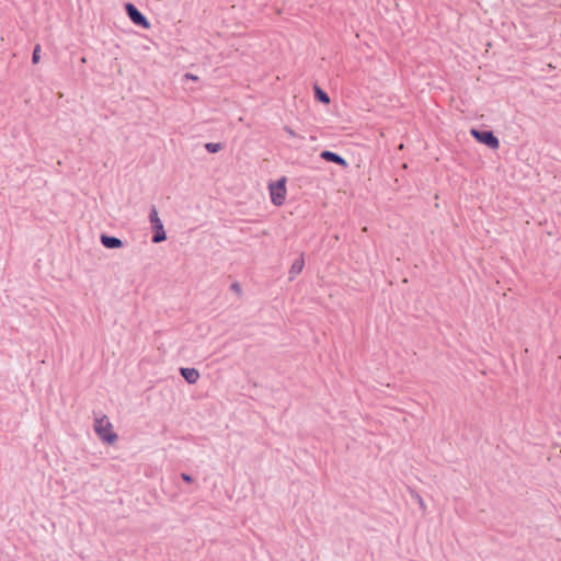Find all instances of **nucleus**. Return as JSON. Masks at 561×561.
<instances>
[{"label": "nucleus", "instance_id": "1", "mask_svg": "<svg viewBox=\"0 0 561 561\" xmlns=\"http://www.w3.org/2000/svg\"><path fill=\"white\" fill-rule=\"evenodd\" d=\"M94 431L100 439L110 445L114 444L118 438L117 434L114 432L113 424L106 415H101L95 419Z\"/></svg>", "mask_w": 561, "mask_h": 561}, {"label": "nucleus", "instance_id": "2", "mask_svg": "<svg viewBox=\"0 0 561 561\" xmlns=\"http://www.w3.org/2000/svg\"><path fill=\"white\" fill-rule=\"evenodd\" d=\"M286 183H287V179L285 176H283L279 180L271 182L268 184L271 202L273 205H275L277 207L285 204V201L287 197Z\"/></svg>", "mask_w": 561, "mask_h": 561}, {"label": "nucleus", "instance_id": "3", "mask_svg": "<svg viewBox=\"0 0 561 561\" xmlns=\"http://www.w3.org/2000/svg\"><path fill=\"white\" fill-rule=\"evenodd\" d=\"M150 221H151L152 228L154 230V234L152 237V241L154 243H159V242L164 241L167 239V236H165V232H164V228H163L162 221L160 220V218L158 216V211H157L156 208L151 209Z\"/></svg>", "mask_w": 561, "mask_h": 561}, {"label": "nucleus", "instance_id": "4", "mask_svg": "<svg viewBox=\"0 0 561 561\" xmlns=\"http://www.w3.org/2000/svg\"><path fill=\"white\" fill-rule=\"evenodd\" d=\"M471 135L479 142L484 144L492 149H497L500 146L499 139L491 131H479L477 129H472Z\"/></svg>", "mask_w": 561, "mask_h": 561}, {"label": "nucleus", "instance_id": "5", "mask_svg": "<svg viewBox=\"0 0 561 561\" xmlns=\"http://www.w3.org/2000/svg\"><path fill=\"white\" fill-rule=\"evenodd\" d=\"M126 11L130 20L145 28H148L150 26L147 19L136 9V7L131 3L126 4Z\"/></svg>", "mask_w": 561, "mask_h": 561}, {"label": "nucleus", "instance_id": "6", "mask_svg": "<svg viewBox=\"0 0 561 561\" xmlns=\"http://www.w3.org/2000/svg\"><path fill=\"white\" fill-rule=\"evenodd\" d=\"M320 156H321L322 159H324L327 161H331V162L337 163V164H340V165H342L344 168L347 167L346 160L343 159L341 156L332 152V151H328V150L322 151Z\"/></svg>", "mask_w": 561, "mask_h": 561}, {"label": "nucleus", "instance_id": "7", "mask_svg": "<svg viewBox=\"0 0 561 561\" xmlns=\"http://www.w3.org/2000/svg\"><path fill=\"white\" fill-rule=\"evenodd\" d=\"M180 371L184 379L191 385L196 383L199 379V371L195 368H181Z\"/></svg>", "mask_w": 561, "mask_h": 561}, {"label": "nucleus", "instance_id": "8", "mask_svg": "<svg viewBox=\"0 0 561 561\" xmlns=\"http://www.w3.org/2000/svg\"><path fill=\"white\" fill-rule=\"evenodd\" d=\"M102 244L107 249H116L122 247V241L116 237H110L106 234L101 236Z\"/></svg>", "mask_w": 561, "mask_h": 561}, {"label": "nucleus", "instance_id": "9", "mask_svg": "<svg viewBox=\"0 0 561 561\" xmlns=\"http://www.w3.org/2000/svg\"><path fill=\"white\" fill-rule=\"evenodd\" d=\"M316 95H317V99H318L320 102H322V103H324V104L330 103V98H329V95H328L324 91H322L321 89H319V88H317V89H316Z\"/></svg>", "mask_w": 561, "mask_h": 561}, {"label": "nucleus", "instance_id": "10", "mask_svg": "<svg viewBox=\"0 0 561 561\" xmlns=\"http://www.w3.org/2000/svg\"><path fill=\"white\" fill-rule=\"evenodd\" d=\"M205 148L207 149L208 152L215 153L221 149V146H220V144L209 142V144H206Z\"/></svg>", "mask_w": 561, "mask_h": 561}, {"label": "nucleus", "instance_id": "11", "mask_svg": "<svg viewBox=\"0 0 561 561\" xmlns=\"http://www.w3.org/2000/svg\"><path fill=\"white\" fill-rule=\"evenodd\" d=\"M182 478L186 482H191L192 481V478L188 474H186V473H182Z\"/></svg>", "mask_w": 561, "mask_h": 561}, {"label": "nucleus", "instance_id": "12", "mask_svg": "<svg viewBox=\"0 0 561 561\" xmlns=\"http://www.w3.org/2000/svg\"><path fill=\"white\" fill-rule=\"evenodd\" d=\"M232 289L236 290L237 293H240L241 291V288H240V285L239 284H233L232 285Z\"/></svg>", "mask_w": 561, "mask_h": 561}, {"label": "nucleus", "instance_id": "13", "mask_svg": "<svg viewBox=\"0 0 561 561\" xmlns=\"http://www.w3.org/2000/svg\"><path fill=\"white\" fill-rule=\"evenodd\" d=\"M32 60H33V62H35V50L32 54Z\"/></svg>", "mask_w": 561, "mask_h": 561}]
</instances>
